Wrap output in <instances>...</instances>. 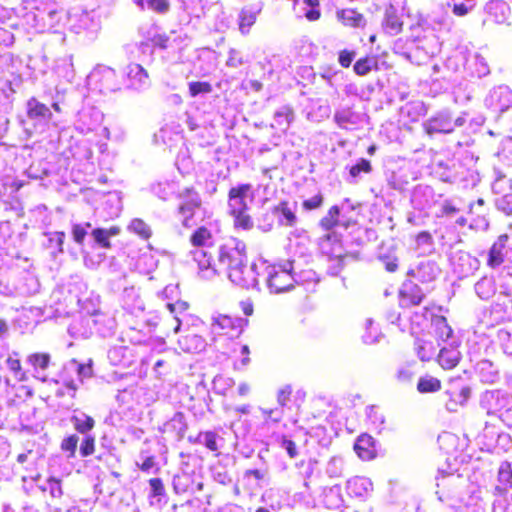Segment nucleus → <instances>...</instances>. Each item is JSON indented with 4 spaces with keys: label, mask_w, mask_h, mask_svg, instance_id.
I'll use <instances>...</instances> for the list:
<instances>
[{
    "label": "nucleus",
    "mask_w": 512,
    "mask_h": 512,
    "mask_svg": "<svg viewBox=\"0 0 512 512\" xmlns=\"http://www.w3.org/2000/svg\"><path fill=\"white\" fill-rule=\"evenodd\" d=\"M249 185H241L231 188L229 191V207L230 213L234 217V225L236 228L249 230L253 228V220L247 211V192Z\"/></svg>",
    "instance_id": "nucleus-1"
},
{
    "label": "nucleus",
    "mask_w": 512,
    "mask_h": 512,
    "mask_svg": "<svg viewBox=\"0 0 512 512\" xmlns=\"http://www.w3.org/2000/svg\"><path fill=\"white\" fill-rule=\"evenodd\" d=\"M295 279L292 273V264L289 267L281 265L272 266L267 272V285L271 292L282 293L294 287Z\"/></svg>",
    "instance_id": "nucleus-2"
},
{
    "label": "nucleus",
    "mask_w": 512,
    "mask_h": 512,
    "mask_svg": "<svg viewBox=\"0 0 512 512\" xmlns=\"http://www.w3.org/2000/svg\"><path fill=\"white\" fill-rule=\"evenodd\" d=\"M471 395V389L467 385L451 384L445 391L447 397L445 407L450 412H457L463 407Z\"/></svg>",
    "instance_id": "nucleus-3"
},
{
    "label": "nucleus",
    "mask_w": 512,
    "mask_h": 512,
    "mask_svg": "<svg viewBox=\"0 0 512 512\" xmlns=\"http://www.w3.org/2000/svg\"><path fill=\"white\" fill-rule=\"evenodd\" d=\"M39 490L43 493V500L47 507H52L60 503L64 495L62 480L54 476L48 477L46 485H40Z\"/></svg>",
    "instance_id": "nucleus-4"
},
{
    "label": "nucleus",
    "mask_w": 512,
    "mask_h": 512,
    "mask_svg": "<svg viewBox=\"0 0 512 512\" xmlns=\"http://www.w3.org/2000/svg\"><path fill=\"white\" fill-rule=\"evenodd\" d=\"M425 298L421 287L413 281H406L399 290V299L402 307L418 306Z\"/></svg>",
    "instance_id": "nucleus-5"
},
{
    "label": "nucleus",
    "mask_w": 512,
    "mask_h": 512,
    "mask_svg": "<svg viewBox=\"0 0 512 512\" xmlns=\"http://www.w3.org/2000/svg\"><path fill=\"white\" fill-rule=\"evenodd\" d=\"M275 215L278 216L279 223L282 225L293 227L297 223L295 212L289 207V203L284 200L272 209L271 219L261 227L265 230H269L273 226Z\"/></svg>",
    "instance_id": "nucleus-6"
},
{
    "label": "nucleus",
    "mask_w": 512,
    "mask_h": 512,
    "mask_svg": "<svg viewBox=\"0 0 512 512\" xmlns=\"http://www.w3.org/2000/svg\"><path fill=\"white\" fill-rule=\"evenodd\" d=\"M228 273L229 279L236 285L248 288L254 282V264L247 265V258L242 264L231 267Z\"/></svg>",
    "instance_id": "nucleus-7"
},
{
    "label": "nucleus",
    "mask_w": 512,
    "mask_h": 512,
    "mask_svg": "<svg viewBox=\"0 0 512 512\" xmlns=\"http://www.w3.org/2000/svg\"><path fill=\"white\" fill-rule=\"evenodd\" d=\"M508 240V234H501L498 236L497 241L491 245L487 258V266L489 268L495 269L504 263L506 243Z\"/></svg>",
    "instance_id": "nucleus-8"
},
{
    "label": "nucleus",
    "mask_w": 512,
    "mask_h": 512,
    "mask_svg": "<svg viewBox=\"0 0 512 512\" xmlns=\"http://www.w3.org/2000/svg\"><path fill=\"white\" fill-rule=\"evenodd\" d=\"M354 450L358 457L364 461H370L377 456V447L374 438L366 433L361 434L355 444Z\"/></svg>",
    "instance_id": "nucleus-9"
},
{
    "label": "nucleus",
    "mask_w": 512,
    "mask_h": 512,
    "mask_svg": "<svg viewBox=\"0 0 512 512\" xmlns=\"http://www.w3.org/2000/svg\"><path fill=\"white\" fill-rule=\"evenodd\" d=\"M337 20L345 27L364 28L366 26L365 16L356 8H342L336 11Z\"/></svg>",
    "instance_id": "nucleus-10"
},
{
    "label": "nucleus",
    "mask_w": 512,
    "mask_h": 512,
    "mask_svg": "<svg viewBox=\"0 0 512 512\" xmlns=\"http://www.w3.org/2000/svg\"><path fill=\"white\" fill-rule=\"evenodd\" d=\"M212 330L219 336L232 337L239 333V326L228 315H219L213 319Z\"/></svg>",
    "instance_id": "nucleus-11"
},
{
    "label": "nucleus",
    "mask_w": 512,
    "mask_h": 512,
    "mask_svg": "<svg viewBox=\"0 0 512 512\" xmlns=\"http://www.w3.org/2000/svg\"><path fill=\"white\" fill-rule=\"evenodd\" d=\"M246 256L236 247L221 246L219 251V263L229 272L231 267L242 264Z\"/></svg>",
    "instance_id": "nucleus-12"
},
{
    "label": "nucleus",
    "mask_w": 512,
    "mask_h": 512,
    "mask_svg": "<svg viewBox=\"0 0 512 512\" xmlns=\"http://www.w3.org/2000/svg\"><path fill=\"white\" fill-rule=\"evenodd\" d=\"M382 28L390 35H397L402 32L403 22L393 6L385 9Z\"/></svg>",
    "instance_id": "nucleus-13"
},
{
    "label": "nucleus",
    "mask_w": 512,
    "mask_h": 512,
    "mask_svg": "<svg viewBox=\"0 0 512 512\" xmlns=\"http://www.w3.org/2000/svg\"><path fill=\"white\" fill-rule=\"evenodd\" d=\"M431 329L435 337L441 341H447L452 337L453 330L447 322L446 317L431 313Z\"/></svg>",
    "instance_id": "nucleus-14"
},
{
    "label": "nucleus",
    "mask_w": 512,
    "mask_h": 512,
    "mask_svg": "<svg viewBox=\"0 0 512 512\" xmlns=\"http://www.w3.org/2000/svg\"><path fill=\"white\" fill-rule=\"evenodd\" d=\"M9 402L20 405L33 396V389L25 384H14L7 390Z\"/></svg>",
    "instance_id": "nucleus-15"
},
{
    "label": "nucleus",
    "mask_w": 512,
    "mask_h": 512,
    "mask_svg": "<svg viewBox=\"0 0 512 512\" xmlns=\"http://www.w3.org/2000/svg\"><path fill=\"white\" fill-rule=\"evenodd\" d=\"M120 231L118 226H111L108 229L95 228L92 230L91 235L100 247L110 249L112 247L110 237L118 235Z\"/></svg>",
    "instance_id": "nucleus-16"
},
{
    "label": "nucleus",
    "mask_w": 512,
    "mask_h": 512,
    "mask_svg": "<svg viewBox=\"0 0 512 512\" xmlns=\"http://www.w3.org/2000/svg\"><path fill=\"white\" fill-rule=\"evenodd\" d=\"M459 361L460 352L454 348H442L438 354V363L443 369H453Z\"/></svg>",
    "instance_id": "nucleus-17"
},
{
    "label": "nucleus",
    "mask_w": 512,
    "mask_h": 512,
    "mask_svg": "<svg viewBox=\"0 0 512 512\" xmlns=\"http://www.w3.org/2000/svg\"><path fill=\"white\" fill-rule=\"evenodd\" d=\"M201 206V201L197 198L191 201H187L179 206V213L182 216V224L185 227H191L193 223H191L192 218L194 217L195 210Z\"/></svg>",
    "instance_id": "nucleus-18"
},
{
    "label": "nucleus",
    "mask_w": 512,
    "mask_h": 512,
    "mask_svg": "<svg viewBox=\"0 0 512 512\" xmlns=\"http://www.w3.org/2000/svg\"><path fill=\"white\" fill-rule=\"evenodd\" d=\"M193 258L198 264L199 273H202L201 277L208 278L205 275L206 272L210 273V276L216 274L215 269H211V257L206 254L203 250H196L193 252Z\"/></svg>",
    "instance_id": "nucleus-19"
},
{
    "label": "nucleus",
    "mask_w": 512,
    "mask_h": 512,
    "mask_svg": "<svg viewBox=\"0 0 512 512\" xmlns=\"http://www.w3.org/2000/svg\"><path fill=\"white\" fill-rule=\"evenodd\" d=\"M27 116L31 119L46 116L50 117L51 113L44 103H41L35 97H32L27 101Z\"/></svg>",
    "instance_id": "nucleus-20"
},
{
    "label": "nucleus",
    "mask_w": 512,
    "mask_h": 512,
    "mask_svg": "<svg viewBox=\"0 0 512 512\" xmlns=\"http://www.w3.org/2000/svg\"><path fill=\"white\" fill-rule=\"evenodd\" d=\"M71 422L73 423L74 429L83 435H86L95 427V420L92 416L84 414L83 417H78L73 415L71 417Z\"/></svg>",
    "instance_id": "nucleus-21"
},
{
    "label": "nucleus",
    "mask_w": 512,
    "mask_h": 512,
    "mask_svg": "<svg viewBox=\"0 0 512 512\" xmlns=\"http://www.w3.org/2000/svg\"><path fill=\"white\" fill-rule=\"evenodd\" d=\"M441 381L433 376H424L418 380L417 390L420 393H434L441 390Z\"/></svg>",
    "instance_id": "nucleus-22"
},
{
    "label": "nucleus",
    "mask_w": 512,
    "mask_h": 512,
    "mask_svg": "<svg viewBox=\"0 0 512 512\" xmlns=\"http://www.w3.org/2000/svg\"><path fill=\"white\" fill-rule=\"evenodd\" d=\"M212 239L211 231L205 227H198L190 236V243L194 247H203Z\"/></svg>",
    "instance_id": "nucleus-23"
},
{
    "label": "nucleus",
    "mask_w": 512,
    "mask_h": 512,
    "mask_svg": "<svg viewBox=\"0 0 512 512\" xmlns=\"http://www.w3.org/2000/svg\"><path fill=\"white\" fill-rule=\"evenodd\" d=\"M498 481L501 484V488L497 487L498 490L505 492L508 488H512V467L508 462L501 464L498 470Z\"/></svg>",
    "instance_id": "nucleus-24"
},
{
    "label": "nucleus",
    "mask_w": 512,
    "mask_h": 512,
    "mask_svg": "<svg viewBox=\"0 0 512 512\" xmlns=\"http://www.w3.org/2000/svg\"><path fill=\"white\" fill-rule=\"evenodd\" d=\"M128 230L144 240L149 239L152 235L149 226L140 218H134L130 222Z\"/></svg>",
    "instance_id": "nucleus-25"
},
{
    "label": "nucleus",
    "mask_w": 512,
    "mask_h": 512,
    "mask_svg": "<svg viewBox=\"0 0 512 512\" xmlns=\"http://www.w3.org/2000/svg\"><path fill=\"white\" fill-rule=\"evenodd\" d=\"M27 360L35 370H46L50 365L51 356L46 352H36L30 354Z\"/></svg>",
    "instance_id": "nucleus-26"
},
{
    "label": "nucleus",
    "mask_w": 512,
    "mask_h": 512,
    "mask_svg": "<svg viewBox=\"0 0 512 512\" xmlns=\"http://www.w3.org/2000/svg\"><path fill=\"white\" fill-rule=\"evenodd\" d=\"M199 436L204 437V445L205 447L214 453L215 457H219L221 452L219 451L218 440L220 439L219 435L214 431H205L201 432Z\"/></svg>",
    "instance_id": "nucleus-27"
},
{
    "label": "nucleus",
    "mask_w": 512,
    "mask_h": 512,
    "mask_svg": "<svg viewBox=\"0 0 512 512\" xmlns=\"http://www.w3.org/2000/svg\"><path fill=\"white\" fill-rule=\"evenodd\" d=\"M373 66H376V62L372 57L365 56L355 62L353 70L358 76H365L371 72Z\"/></svg>",
    "instance_id": "nucleus-28"
},
{
    "label": "nucleus",
    "mask_w": 512,
    "mask_h": 512,
    "mask_svg": "<svg viewBox=\"0 0 512 512\" xmlns=\"http://www.w3.org/2000/svg\"><path fill=\"white\" fill-rule=\"evenodd\" d=\"M127 76L135 83H143L148 79V72L140 64H130Z\"/></svg>",
    "instance_id": "nucleus-29"
},
{
    "label": "nucleus",
    "mask_w": 512,
    "mask_h": 512,
    "mask_svg": "<svg viewBox=\"0 0 512 512\" xmlns=\"http://www.w3.org/2000/svg\"><path fill=\"white\" fill-rule=\"evenodd\" d=\"M339 213H340V210H339L338 206H332L328 210L327 216H325L324 218L321 219L320 225L325 230H331L332 228L337 226L339 223V221H338Z\"/></svg>",
    "instance_id": "nucleus-30"
},
{
    "label": "nucleus",
    "mask_w": 512,
    "mask_h": 512,
    "mask_svg": "<svg viewBox=\"0 0 512 512\" xmlns=\"http://www.w3.org/2000/svg\"><path fill=\"white\" fill-rule=\"evenodd\" d=\"M372 171V164L365 158H360L349 169V175L352 178H357L361 173L369 174Z\"/></svg>",
    "instance_id": "nucleus-31"
},
{
    "label": "nucleus",
    "mask_w": 512,
    "mask_h": 512,
    "mask_svg": "<svg viewBox=\"0 0 512 512\" xmlns=\"http://www.w3.org/2000/svg\"><path fill=\"white\" fill-rule=\"evenodd\" d=\"M255 22H256V16L254 13L249 12L244 9L241 11L239 28L242 33H249Z\"/></svg>",
    "instance_id": "nucleus-32"
},
{
    "label": "nucleus",
    "mask_w": 512,
    "mask_h": 512,
    "mask_svg": "<svg viewBox=\"0 0 512 512\" xmlns=\"http://www.w3.org/2000/svg\"><path fill=\"white\" fill-rule=\"evenodd\" d=\"M96 450V439L92 435H86L80 444V455L81 457H88L94 454Z\"/></svg>",
    "instance_id": "nucleus-33"
},
{
    "label": "nucleus",
    "mask_w": 512,
    "mask_h": 512,
    "mask_svg": "<svg viewBox=\"0 0 512 512\" xmlns=\"http://www.w3.org/2000/svg\"><path fill=\"white\" fill-rule=\"evenodd\" d=\"M78 436L76 434H71L65 437L60 444V448L64 452H68L70 457H74L77 450L78 444Z\"/></svg>",
    "instance_id": "nucleus-34"
},
{
    "label": "nucleus",
    "mask_w": 512,
    "mask_h": 512,
    "mask_svg": "<svg viewBox=\"0 0 512 512\" xmlns=\"http://www.w3.org/2000/svg\"><path fill=\"white\" fill-rule=\"evenodd\" d=\"M189 94L191 97H196L202 93H210L212 86L209 82L194 81L189 83Z\"/></svg>",
    "instance_id": "nucleus-35"
},
{
    "label": "nucleus",
    "mask_w": 512,
    "mask_h": 512,
    "mask_svg": "<svg viewBox=\"0 0 512 512\" xmlns=\"http://www.w3.org/2000/svg\"><path fill=\"white\" fill-rule=\"evenodd\" d=\"M89 227H91L90 222H86L84 226L80 225V224H74L72 226V236H73L74 241L78 245H83L85 237L87 235L86 228H89Z\"/></svg>",
    "instance_id": "nucleus-36"
},
{
    "label": "nucleus",
    "mask_w": 512,
    "mask_h": 512,
    "mask_svg": "<svg viewBox=\"0 0 512 512\" xmlns=\"http://www.w3.org/2000/svg\"><path fill=\"white\" fill-rule=\"evenodd\" d=\"M146 2L148 7L158 14H165L170 9L169 0H146Z\"/></svg>",
    "instance_id": "nucleus-37"
},
{
    "label": "nucleus",
    "mask_w": 512,
    "mask_h": 512,
    "mask_svg": "<svg viewBox=\"0 0 512 512\" xmlns=\"http://www.w3.org/2000/svg\"><path fill=\"white\" fill-rule=\"evenodd\" d=\"M496 206L506 215L512 214V193L505 194L497 199Z\"/></svg>",
    "instance_id": "nucleus-38"
},
{
    "label": "nucleus",
    "mask_w": 512,
    "mask_h": 512,
    "mask_svg": "<svg viewBox=\"0 0 512 512\" xmlns=\"http://www.w3.org/2000/svg\"><path fill=\"white\" fill-rule=\"evenodd\" d=\"M324 201L323 195L321 193L316 194L310 199L304 200L302 202V207L304 210L311 211L318 209L322 206Z\"/></svg>",
    "instance_id": "nucleus-39"
},
{
    "label": "nucleus",
    "mask_w": 512,
    "mask_h": 512,
    "mask_svg": "<svg viewBox=\"0 0 512 512\" xmlns=\"http://www.w3.org/2000/svg\"><path fill=\"white\" fill-rule=\"evenodd\" d=\"M149 485L151 488L150 496L157 497L162 496L165 493L164 483L161 478H151L149 480Z\"/></svg>",
    "instance_id": "nucleus-40"
},
{
    "label": "nucleus",
    "mask_w": 512,
    "mask_h": 512,
    "mask_svg": "<svg viewBox=\"0 0 512 512\" xmlns=\"http://www.w3.org/2000/svg\"><path fill=\"white\" fill-rule=\"evenodd\" d=\"M152 47L165 50L169 45V37L165 34H156L149 39Z\"/></svg>",
    "instance_id": "nucleus-41"
},
{
    "label": "nucleus",
    "mask_w": 512,
    "mask_h": 512,
    "mask_svg": "<svg viewBox=\"0 0 512 512\" xmlns=\"http://www.w3.org/2000/svg\"><path fill=\"white\" fill-rule=\"evenodd\" d=\"M355 57V52L347 49L341 50L339 52L338 61L341 67L348 68L351 66L353 59Z\"/></svg>",
    "instance_id": "nucleus-42"
},
{
    "label": "nucleus",
    "mask_w": 512,
    "mask_h": 512,
    "mask_svg": "<svg viewBox=\"0 0 512 512\" xmlns=\"http://www.w3.org/2000/svg\"><path fill=\"white\" fill-rule=\"evenodd\" d=\"M292 394V389L290 386H286L284 387L283 389H281L279 392H278V395H277V399H278V402L284 406L287 404V402L289 401L290 399V396Z\"/></svg>",
    "instance_id": "nucleus-43"
},
{
    "label": "nucleus",
    "mask_w": 512,
    "mask_h": 512,
    "mask_svg": "<svg viewBox=\"0 0 512 512\" xmlns=\"http://www.w3.org/2000/svg\"><path fill=\"white\" fill-rule=\"evenodd\" d=\"M418 245H426L432 243V235L428 231H421L415 236Z\"/></svg>",
    "instance_id": "nucleus-44"
},
{
    "label": "nucleus",
    "mask_w": 512,
    "mask_h": 512,
    "mask_svg": "<svg viewBox=\"0 0 512 512\" xmlns=\"http://www.w3.org/2000/svg\"><path fill=\"white\" fill-rule=\"evenodd\" d=\"M155 465H156V457L155 456H148V457L145 458V460L141 464H138V468L142 472H148Z\"/></svg>",
    "instance_id": "nucleus-45"
},
{
    "label": "nucleus",
    "mask_w": 512,
    "mask_h": 512,
    "mask_svg": "<svg viewBox=\"0 0 512 512\" xmlns=\"http://www.w3.org/2000/svg\"><path fill=\"white\" fill-rule=\"evenodd\" d=\"M27 181H24V180H19V179H14L13 181H11L10 183H6L4 184V186L8 189H10V191L12 193H15L17 191H19L21 188H23L24 186L27 185Z\"/></svg>",
    "instance_id": "nucleus-46"
},
{
    "label": "nucleus",
    "mask_w": 512,
    "mask_h": 512,
    "mask_svg": "<svg viewBox=\"0 0 512 512\" xmlns=\"http://www.w3.org/2000/svg\"><path fill=\"white\" fill-rule=\"evenodd\" d=\"M240 308L245 316H252L254 313V304L252 300H245L240 302Z\"/></svg>",
    "instance_id": "nucleus-47"
},
{
    "label": "nucleus",
    "mask_w": 512,
    "mask_h": 512,
    "mask_svg": "<svg viewBox=\"0 0 512 512\" xmlns=\"http://www.w3.org/2000/svg\"><path fill=\"white\" fill-rule=\"evenodd\" d=\"M7 365L12 372L18 373L22 369L21 361L18 358L8 357Z\"/></svg>",
    "instance_id": "nucleus-48"
},
{
    "label": "nucleus",
    "mask_w": 512,
    "mask_h": 512,
    "mask_svg": "<svg viewBox=\"0 0 512 512\" xmlns=\"http://www.w3.org/2000/svg\"><path fill=\"white\" fill-rule=\"evenodd\" d=\"M441 211L442 215L448 216L457 213L459 209L455 207L451 201H445L442 205Z\"/></svg>",
    "instance_id": "nucleus-49"
},
{
    "label": "nucleus",
    "mask_w": 512,
    "mask_h": 512,
    "mask_svg": "<svg viewBox=\"0 0 512 512\" xmlns=\"http://www.w3.org/2000/svg\"><path fill=\"white\" fill-rule=\"evenodd\" d=\"M283 445H284L288 455L291 458H294L297 456V454H298L297 447H296V444L292 440H284Z\"/></svg>",
    "instance_id": "nucleus-50"
},
{
    "label": "nucleus",
    "mask_w": 512,
    "mask_h": 512,
    "mask_svg": "<svg viewBox=\"0 0 512 512\" xmlns=\"http://www.w3.org/2000/svg\"><path fill=\"white\" fill-rule=\"evenodd\" d=\"M305 18L310 21L314 22L321 18V11L319 8H311L305 13Z\"/></svg>",
    "instance_id": "nucleus-51"
},
{
    "label": "nucleus",
    "mask_w": 512,
    "mask_h": 512,
    "mask_svg": "<svg viewBox=\"0 0 512 512\" xmlns=\"http://www.w3.org/2000/svg\"><path fill=\"white\" fill-rule=\"evenodd\" d=\"M453 14L456 16H465L468 13V7L463 4H455L452 8Z\"/></svg>",
    "instance_id": "nucleus-52"
},
{
    "label": "nucleus",
    "mask_w": 512,
    "mask_h": 512,
    "mask_svg": "<svg viewBox=\"0 0 512 512\" xmlns=\"http://www.w3.org/2000/svg\"><path fill=\"white\" fill-rule=\"evenodd\" d=\"M55 240L57 242V245H58V251L59 252H63V244H64V240H65V233L60 231V232H56L55 233Z\"/></svg>",
    "instance_id": "nucleus-53"
},
{
    "label": "nucleus",
    "mask_w": 512,
    "mask_h": 512,
    "mask_svg": "<svg viewBox=\"0 0 512 512\" xmlns=\"http://www.w3.org/2000/svg\"><path fill=\"white\" fill-rule=\"evenodd\" d=\"M386 271L393 273L398 269V263L396 260H390L385 263Z\"/></svg>",
    "instance_id": "nucleus-54"
},
{
    "label": "nucleus",
    "mask_w": 512,
    "mask_h": 512,
    "mask_svg": "<svg viewBox=\"0 0 512 512\" xmlns=\"http://www.w3.org/2000/svg\"><path fill=\"white\" fill-rule=\"evenodd\" d=\"M9 331V325L5 319L0 318V337L6 335Z\"/></svg>",
    "instance_id": "nucleus-55"
},
{
    "label": "nucleus",
    "mask_w": 512,
    "mask_h": 512,
    "mask_svg": "<svg viewBox=\"0 0 512 512\" xmlns=\"http://www.w3.org/2000/svg\"><path fill=\"white\" fill-rule=\"evenodd\" d=\"M193 507V502L192 501H186L185 503L183 504H180V505H177V504H174L173 505V509L174 510H177V509H180V510H185L187 508H191Z\"/></svg>",
    "instance_id": "nucleus-56"
},
{
    "label": "nucleus",
    "mask_w": 512,
    "mask_h": 512,
    "mask_svg": "<svg viewBox=\"0 0 512 512\" xmlns=\"http://www.w3.org/2000/svg\"><path fill=\"white\" fill-rule=\"evenodd\" d=\"M433 310L441 311V310H442V307H441V306H436L435 304H432V305L426 306V307H424V316L426 317V316H427V314H428L429 312H432Z\"/></svg>",
    "instance_id": "nucleus-57"
},
{
    "label": "nucleus",
    "mask_w": 512,
    "mask_h": 512,
    "mask_svg": "<svg viewBox=\"0 0 512 512\" xmlns=\"http://www.w3.org/2000/svg\"><path fill=\"white\" fill-rule=\"evenodd\" d=\"M397 377H398L399 380L405 381V380L410 379L411 375L407 371L401 370V371L398 372Z\"/></svg>",
    "instance_id": "nucleus-58"
},
{
    "label": "nucleus",
    "mask_w": 512,
    "mask_h": 512,
    "mask_svg": "<svg viewBox=\"0 0 512 512\" xmlns=\"http://www.w3.org/2000/svg\"><path fill=\"white\" fill-rule=\"evenodd\" d=\"M303 2L311 8H319L320 6L319 0H303Z\"/></svg>",
    "instance_id": "nucleus-59"
},
{
    "label": "nucleus",
    "mask_w": 512,
    "mask_h": 512,
    "mask_svg": "<svg viewBox=\"0 0 512 512\" xmlns=\"http://www.w3.org/2000/svg\"><path fill=\"white\" fill-rule=\"evenodd\" d=\"M27 457H28V456H27V454H26V453H21V454H19V455L17 456V461H18L19 463H21V464H22V463L26 462Z\"/></svg>",
    "instance_id": "nucleus-60"
},
{
    "label": "nucleus",
    "mask_w": 512,
    "mask_h": 512,
    "mask_svg": "<svg viewBox=\"0 0 512 512\" xmlns=\"http://www.w3.org/2000/svg\"><path fill=\"white\" fill-rule=\"evenodd\" d=\"M376 151V146L374 144L370 145L368 148H367V153L369 155H374Z\"/></svg>",
    "instance_id": "nucleus-61"
},
{
    "label": "nucleus",
    "mask_w": 512,
    "mask_h": 512,
    "mask_svg": "<svg viewBox=\"0 0 512 512\" xmlns=\"http://www.w3.org/2000/svg\"><path fill=\"white\" fill-rule=\"evenodd\" d=\"M52 107H53V109H54L56 112H60V111H61L60 105H59L57 102H54V103L52 104Z\"/></svg>",
    "instance_id": "nucleus-62"
},
{
    "label": "nucleus",
    "mask_w": 512,
    "mask_h": 512,
    "mask_svg": "<svg viewBox=\"0 0 512 512\" xmlns=\"http://www.w3.org/2000/svg\"><path fill=\"white\" fill-rule=\"evenodd\" d=\"M167 308L169 309V311L171 313H174V310H175V305L173 303H168L167 304Z\"/></svg>",
    "instance_id": "nucleus-63"
},
{
    "label": "nucleus",
    "mask_w": 512,
    "mask_h": 512,
    "mask_svg": "<svg viewBox=\"0 0 512 512\" xmlns=\"http://www.w3.org/2000/svg\"><path fill=\"white\" fill-rule=\"evenodd\" d=\"M457 223H458L459 225H461V226H464V225L466 224V219H465V218H463V217H462V218H459V219L457 220Z\"/></svg>",
    "instance_id": "nucleus-64"
}]
</instances>
